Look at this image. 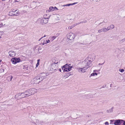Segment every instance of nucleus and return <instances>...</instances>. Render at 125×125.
<instances>
[{
	"label": "nucleus",
	"mask_w": 125,
	"mask_h": 125,
	"mask_svg": "<svg viewBox=\"0 0 125 125\" xmlns=\"http://www.w3.org/2000/svg\"><path fill=\"white\" fill-rule=\"evenodd\" d=\"M94 59V58L93 59L91 56H90L82 62V73L85 72L87 69L91 66V63Z\"/></svg>",
	"instance_id": "obj_1"
},
{
	"label": "nucleus",
	"mask_w": 125,
	"mask_h": 125,
	"mask_svg": "<svg viewBox=\"0 0 125 125\" xmlns=\"http://www.w3.org/2000/svg\"><path fill=\"white\" fill-rule=\"evenodd\" d=\"M46 16H47V15H44L43 18H40L38 19V21L42 25L47 23L48 22V19L49 18L50 16H49L48 17H46Z\"/></svg>",
	"instance_id": "obj_2"
},
{
	"label": "nucleus",
	"mask_w": 125,
	"mask_h": 125,
	"mask_svg": "<svg viewBox=\"0 0 125 125\" xmlns=\"http://www.w3.org/2000/svg\"><path fill=\"white\" fill-rule=\"evenodd\" d=\"M67 37L69 40H73L75 37V34L72 32L68 33L67 34Z\"/></svg>",
	"instance_id": "obj_3"
},
{
	"label": "nucleus",
	"mask_w": 125,
	"mask_h": 125,
	"mask_svg": "<svg viewBox=\"0 0 125 125\" xmlns=\"http://www.w3.org/2000/svg\"><path fill=\"white\" fill-rule=\"evenodd\" d=\"M41 81L39 77L37 76L33 79V81H31V83L32 84H38L41 82Z\"/></svg>",
	"instance_id": "obj_4"
},
{
	"label": "nucleus",
	"mask_w": 125,
	"mask_h": 125,
	"mask_svg": "<svg viewBox=\"0 0 125 125\" xmlns=\"http://www.w3.org/2000/svg\"><path fill=\"white\" fill-rule=\"evenodd\" d=\"M11 61L13 64H15L21 61V60L19 58L14 57L11 59Z\"/></svg>",
	"instance_id": "obj_5"
},
{
	"label": "nucleus",
	"mask_w": 125,
	"mask_h": 125,
	"mask_svg": "<svg viewBox=\"0 0 125 125\" xmlns=\"http://www.w3.org/2000/svg\"><path fill=\"white\" fill-rule=\"evenodd\" d=\"M47 75L45 73H42L40 74L39 77L40 79L42 81L43 79L46 78Z\"/></svg>",
	"instance_id": "obj_6"
},
{
	"label": "nucleus",
	"mask_w": 125,
	"mask_h": 125,
	"mask_svg": "<svg viewBox=\"0 0 125 125\" xmlns=\"http://www.w3.org/2000/svg\"><path fill=\"white\" fill-rule=\"evenodd\" d=\"M51 68L52 70H55L58 68V65L52 63L51 65Z\"/></svg>",
	"instance_id": "obj_7"
},
{
	"label": "nucleus",
	"mask_w": 125,
	"mask_h": 125,
	"mask_svg": "<svg viewBox=\"0 0 125 125\" xmlns=\"http://www.w3.org/2000/svg\"><path fill=\"white\" fill-rule=\"evenodd\" d=\"M9 54L10 57H13L15 56L16 55L15 52L13 51H10L9 52Z\"/></svg>",
	"instance_id": "obj_8"
},
{
	"label": "nucleus",
	"mask_w": 125,
	"mask_h": 125,
	"mask_svg": "<svg viewBox=\"0 0 125 125\" xmlns=\"http://www.w3.org/2000/svg\"><path fill=\"white\" fill-rule=\"evenodd\" d=\"M121 119L115 120L114 125H120Z\"/></svg>",
	"instance_id": "obj_9"
},
{
	"label": "nucleus",
	"mask_w": 125,
	"mask_h": 125,
	"mask_svg": "<svg viewBox=\"0 0 125 125\" xmlns=\"http://www.w3.org/2000/svg\"><path fill=\"white\" fill-rule=\"evenodd\" d=\"M29 90L30 91V92L31 95L34 94L36 92V90L34 88L29 89Z\"/></svg>",
	"instance_id": "obj_10"
},
{
	"label": "nucleus",
	"mask_w": 125,
	"mask_h": 125,
	"mask_svg": "<svg viewBox=\"0 0 125 125\" xmlns=\"http://www.w3.org/2000/svg\"><path fill=\"white\" fill-rule=\"evenodd\" d=\"M106 29H105V28H102L101 29L99 30L98 31V32L99 33H101L102 32H106Z\"/></svg>",
	"instance_id": "obj_11"
},
{
	"label": "nucleus",
	"mask_w": 125,
	"mask_h": 125,
	"mask_svg": "<svg viewBox=\"0 0 125 125\" xmlns=\"http://www.w3.org/2000/svg\"><path fill=\"white\" fill-rule=\"evenodd\" d=\"M53 17L55 20H59V15L55 14L53 15Z\"/></svg>",
	"instance_id": "obj_12"
},
{
	"label": "nucleus",
	"mask_w": 125,
	"mask_h": 125,
	"mask_svg": "<svg viewBox=\"0 0 125 125\" xmlns=\"http://www.w3.org/2000/svg\"><path fill=\"white\" fill-rule=\"evenodd\" d=\"M25 94V95L26 96H30L29 94H30L29 93V92L28 90L24 92L21 93V94Z\"/></svg>",
	"instance_id": "obj_13"
},
{
	"label": "nucleus",
	"mask_w": 125,
	"mask_h": 125,
	"mask_svg": "<svg viewBox=\"0 0 125 125\" xmlns=\"http://www.w3.org/2000/svg\"><path fill=\"white\" fill-rule=\"evenodd\" d=\"M14 15L18 16L19 15L20 13V12L17 10H14Z\"/></svg>",
	"instance_id": "obj_14"
},
{
	"label": "nucleus",
	"mask_w": 125,
	"mask_h": 125,
	"mask_svg": "<svg viewBox=\"0 0 125 125\" xmlns=\"http://www.w3.org/2000/svg\"><path fill=\"white\" fill-rule=\"evenodd\" d=\"M63 72H69L71 71V68L69 67L64 68L63 69Z\"/></svg>",
	"instance_id": "obj_15"
},
{
	"label": "nucleus",
	"mask_w": 125,
	"mask_h": 125,
	"mask_svg": "<svg viewBox=\"0 0 125 125\" xmlns=\"http://www.w3.org/2000/svg\"><path fill=\"white\" fill-rule=\"evenodd\" d=\"M13 78V77L11 75L9 76L7 78V80L9 81H11Z\"/></svg>",
	"instance_id": "obj_16"
},
{
	"label": "nucleus",
	"mask_w": 125,
	"mask_h": 125,
	"mask_svg": "<svg viewBox=\"0 0 125 125\" xmlns=\"http://www.w3.org/2000/svg\"><path fill=\"white\" fill-rule=\"evenodd\" d=\"M22 68L24 69L27 70H28V66L27 65H24L22 66Z\"/></svg>",
	"instance_id": "obj_17"
},
{
	"label": "nucleus",
	"mask_w": 125,
	"mask_h": 125,
	"mask_svg": "<svg viewBox=\"0 0 125 125\" xmlns=\"http://www.w3.org/2000/svg\"><path fill=\"white\" fill-rule=\"evenodd\" d=\"M55 8L52 7H50L49 8V9L48 10V11H53L54 10Z\"/></svg>",
	"instance_id": "obj_18"
},
{
	"label": "nucleus",
	"mask_w": 125,
	"mask_h": 125,
	"mask_svg": "<svg viewBox=\"0 0 125 125\" xmlns=\"http://www.w3.org/2000/svg\"><path fill=\"white\" fill-rule=\"evenodd\" d=\"M108 27H109L110 30H112L114 29L115 28V26L113 24L110 25Z\"/></svg>",
	"instance_id": "obj_19"
},
{
	"label": "nucleus",
	"mask_w": 125,
	"mask_h": 125,
	"mask_svg": "<svg viewBox=\"0 0 125 125\" xmlns=\"http://www.w3.org/2000/svg\"><path fill=\"white\" fill-rule=\"evenodd\" d=\"M14 10H13L10 11L9 13V15L10 16H12V15H14Z\"/></svg>",
	"instance_id": "obj_20"
},
{
	"label": "nucleus",
	"mask_w": 125,
	"mask_h": 125,
	"mask_svg": "<svg viewBox=\"0 0 125 125\" xmlns=\"http://www.w3.org/2000/svg\"><path fill=\"white\" fill-rule=\"evenodd\" d=\"M68 63L65 64L64 65L62 66V70L64 68H67L68 67Z\"/></svg>",
	"instance_id": "obj_21"
},
{
	"label": "nucleus",
	"mask_w": 125,
	"mask_h": 125,
	"mask_svg": "<svg viewBox=\"0 0 125 125\" xmlns=\"http://www.w3.org/2000/svg\"><path fill=\"white\" fill-rule=\"evenodd\" d=\"M77 70L78 71V72L79 73H82V67L81 68H76Z\"/></svg>",
	"instance_id": "obj_22"
},
{
	"label": "nucleus",
	"mask_w": 125,
	"mask_h": 125,
	"mask_svg": "<svg viewBox=\"0 0 125 125\" xmlns=\"http://www.w3.org/2000/svg\"><path fill=\"white\" fill-rule=\"evenodd\" d=\"M120 125H125V121L121 120Z\"/></svg>",
	"instance_id": "obj_23"
},
{
	"label": "nucleus",
	"mask_w": 125,
	"mask_h": 125,
	"mask_svg": "<svg viewBox=\"0 0 125 125\" xmlns=\"http://www.w3.org/2000/svg\"><path fill=\"white\" fill-rule=\"evenodd\" d=\"M115 120H110V124H114V123H115Z\"/></svg>",
	"instance_id": "obj_24"
},
{
	"label": "nucleus",
	"mask_w": 125,
	"mask_h": 125,
	"mask_svg": "<svg viewBox=\"0 0 125 125\" xmlns=\"http://www.w3.org/2000/svg\"><path fill=\"white\" fill-rule=\"evenodd\" d=\"M97 75V73H93L91 74V76H94L95 75Z\"/></svg>",
	"instance_id": "obj_25"
},
{
	"label": "nucleus",
	"mask_w": 125,
	"mask_h": 125,
	"mask_svg": "<svg viewBox=\"0 0 125 125\" xmlns=\"http://www.w3.org/2000/svg\"><path fill=\"white\" fill-rule=\"evenodd\" d=\"M19 95H21L22 97L23 98L25 97V94H21V93H20L19 94Z\"/></svg>",
	"instance_id": "obj_26"
},
{
	"label": "nucleus",
	"mask_w": 125,
	"mask_h": 125,
	"mask_svg": "<svg viewBox=\"0 0 125 125\" xmlns=\"http://www.w3.org/2000/svg\"><path fill=\"white\" fill-rule=\"evenodd\" d=\"M83 22H84L83 21H82L80 23H77L74 24V26H75L76 25H78L80 24V23H83Z\"/></svg>",
	"instance_id": "obj_27"
},
{
	"label": "nucleus",
	"mask_w": 125,
	"mask_h": 125,
	"mask_svg": "<svg viewBox=\"0 0 125 125\" xmlns=\"http://www.w3.org/2000/svg\"><path fill=\"white\" fill-rule=\"evenodd\" d=\"M108 112H111L113 111V108H111L109 110H108Z\"/></svg>",
	"instance_id": "obj_28"
},
{
	"label": "nucleus",
	"mask_w": 125,
	"mask_h": 125,
	"mask_svg": "<svg viewBox=\"0 0 125 125\" xmlns=\"http://www.w3.org/2000/svg\"><path fill=\"white\" fill-rule=\"evenodd\" d=\"M56 38V36H53L52 37V41L55 38Z\"/></svg>",
	"instance_id": "obj_29"
},
{
	"label": "nucleus",
	"mask_w": 125,
	"mask_h": 125,
	"mask_svg": "<svg viewBox=\"0 0 125 125\" xmlns=\"http://www.w3.org/2000/svg\"><path fill=\"white\" fill-rule=\"evenodd\" d=\"M74 27V26L73 25L71 26H69L68 27V29H72V28H73Z\"/></svg>",
	"instance_id": "obj_30"
},
{
	"label": "nucleus",
	"mask_w": 125,
	"mask_h": 125,
	"mask_svg": "<svg viewBox=\"0 0 125 125\" xmlns=\"http://www.w3.org/2000/svg\"><path fill=\"white\" fill-rule=\"evenodd\" d=\"M125 41V38H124L123 39L121 40L120 41V42H122Z\"/></svg>",
	"instance_id": "obj_31"
},
{
	"label": "nucleus",
	"mask_w": 125,
	"mask_h": 125,
	"mask_svg": "<svg viewBox=\"0 0 125 125\" xmlns=\"http://www.w3.org/2000/svg\"><path fill=\"white\" fill-rule=\"evenodd\" d=\"M119 71L120 72H121L122 73H123L124 71V69H120L119 70Z\"/></svg>",
	"instance_id": "obj_32"
},
{
	"label": "nucleus",
	"mask_w": 125,
	"mask_h": 125,
	"mask_svg": "<svg viewBox=\"0 0 125 125\" xmlns=\"http://www.w3.org/2000/svg\"><path fill=\"white\" fill-rule=\"evenodd\" d=\"M3 27V24L2 23H1L0 24V27Z\"/></svg>",
	"instance_id": "obj_33"
},
{
	"label": "nucleus",
	"mask_w": 125,
	"mask_h": 125,
	"mask_svg": "<svg viewBox=\"0 0 125 125\" xmlns=\"http://www.w3.org/2000/svg\"><path fill=\"white\" fill-rule=\"evenodd\" d=\"M58 63V61L57 60V61H55L53 63H54L55 64H57Z\"/></svg>",
	"instance_id": "obj_34"
},
{
	"label": "nucleus",
	"mask_w": 125,
	"mask_h": 125,
	"mask_svg": "<svg viewBox=\"0 0 125 125\" xmlns=\"http://www.w3.org/2000/svg\"><path fill=\"white\" fill-rule=\"evenodd\" d=\"M105 29H106V31H107L110 30V29L108 27H107V28H105Z\"/></svg>",
	"instance_id": "obj_35"
},
{
	"label": "nucleus",
	"mask_w": 125,
	"mask_h": 125,
	"mask_svg": "<svg viewBox=\"0 0 125 125\" xmlns=\"http://www.w3.org/2000/svg\"><path fill=\"white\" fill-rule=\"evenodd\" d=\"M68 77V76H67V75H64L63 77V79H65Z\"/></svg>",
	"instance_id": "obj_36"
},
{
	"label": "nucleus",
	"mask_w": 125,
	"mask_h": 125,
	"mask_svg": "<svg viewBox=\"0 0 125 125\" xmlns=\"http://www.w3.org/2000/svg\"><path fill=\"white\" fill-rule=\"evenodd\" d=\"M73 5V3L68 4H67L68 6H69L71 5Z\"/></svg>",
	"instance_id": "obj_37"
},
{
	"label": "nucleus",
	"mask_w": 125,
	"mask_h": 125,
	"mask_svg": "<svg viewBox=\"0 0 125 125\" xmlns=\"http://www.w3.org/2000/svg\"><path fill=\"white\" fill-rule=\"evenodd\" d=\"M38 125H42V123L39 122L38 124Z\"/></svg>",
	"instance_id": "obj_38"
},
{
	"label": "nucleus",
	"mask_w": 125,
	"mask_h": 125,
	"mask_svg": "<svg viewBox=\"0 0 125 125\" xmlns=\"http://www.w3.org/2000/svg\"><path fill=\"white\" fill-rule=\"evenodd\" d=\"M105 124L106 125H109V123L107 122H105Z\"/></svg>",
	"instance_id": "obj_39"
},
{
	"label": "nucleus",
	"mask_w": 125,
	"mask_h": 125,
	"mask_svg": "<svg viewBox=\"0 0 125 125\" xmlns=\"http://www.w3.org/2000/svg\"><path fill=\"white\" fill-rule=\"evenodd\" d=\"M107 21L106 20H104L103 22H104V23H106L107 22Z\"/></svg>",
	"instance_id": "obj_40"
},
{
	"label": "nucleus",
	"mask_w": 125,
	"mask_h": 125,
	"mask_svg": "<svg viewBox=\"0 0 125 125\" xmlns=\"http://www.w3.org/2000/svg\"><path fill=\"white\" fill-rule=\"evenodd\" d=\"M39 62H37V64H36V67H37L39 65Z\"/></svg>",
	"instance_id": "obj_41"
},
{
	"label": "nucleus",
	"mask_w": 125,
	"mask_h": 125,
	"mask_svg": "<svg viewBox=\"0 0 125 125\" xmlns=\"http://www.w3.org/2000/svg\"><path fill=\"white\" fill-rule=\"evenodd\" d=\"M28 90L29 92V94H29V96H30L31 95V93H30V90H29V89Z\"/></svg>",
	"instance_id": "obj_42"
},
{
	"label": "nucleus",
	"mask_w": 125,
	"mask_h": 125,
	"mask_svg": "<svg viewBox=\"0 0 125 125\" xmlns=\"http://www.w3.org/2000/svg\"><path fill=\"white\" fill-rule=\"evenodd\" d=\"M46 43H48L50 42V41L49 40H46Z\"/></svg>",
	"instance_id": "obj_43"
},
{
	"label": "nucleus",
	"mask_w": 125,
	"mask_h": 125,
	"mask_svg": "<svg viewBox=\"0 0 125 125\" xmlns=\"http://www.w3.org/2000/svg\"><path fill=\"white\" fill-rule=\"evenodd\" d=\"M67 5V4H66V5H62V6L63 7H65V6H68V5Z\"/></svg>",
	"instance_id": "obj_44"
},
{
	"label": "nucleus",
	"mask_w": 125,
	"mask_h": 125,
	"mask_svg": "<svg viewBox=\"0 0 125 125\" xmlns=\"http://www.w3.org/2000/svg\"><path fill=\"white\" fill-rule=\"evenodd\" d=\"M68 67H69L70 66H71V64H70L68 63Z\"/></svg>",
	"instance_id": "obj_45"
},
{
	"label": "nucleus",
	"mask_w": 125,
	"mask_h": 125,
	"mask_svg": "<svg viewBox=\"0 0 125 125\" xmlns=\"http://www.w3.org/2000/svg\"><path fill=\"white\" fill-rule=\"evenodd\" d=\"M3 26H7V25H6V23L4 24H3Z\"/></svg>",
	"instance_id": "obj_46"
},
{
	"label": "nucleus",
	"mask_w": 125,
	"mask_h": 125,
	"mask_svg": "<svg viewBox=\"0 0 125 125\" xmlns=\"http://www.w3.org/2000/svg\"><path fill=\"white\" fill-rule=\"evenodd\" d=\"M73 66H70V67H69V68H71V69L73 68Z\"/></svg>",
	"instance_id": "obj_47"
},
{
	"label": "nucleus",
	"mask_w": 125,
	"mask_h": 125,
	"mask_svg": "<svg viewBox=\"0 0 125 125\" xmlns=\"http://www.w3.org/2000/svg\"><path fill=\"white\" fill-rule=\"evenodd\" d=\"M15 1L17 2H19L20 0H14Z\"/></svg>",
	"instance_id": "obj_48"
},
{
	"label": "nucleus",
	"mask_w": 125,
	"mask_h": 125,
	"mask_svg": "<svg viewBox=\"0 0 125 125\" xmlns=\"http://www.w3.org/2000/svg\"><path fill=\"white\" fill-rule=\"evenodd\" d=\"M104 63H102V64H101L100 63H99V65H103L104 64Z\"/></svg>",
	"instance_id": "obj_49"
},
{
	"label": "nucleus",
	"mask_w": 125,
	"mask_h": 125,
	"mask_svg": "<svg viewBox=\"0 0 125 125\" xmlns=\"http://www.w3.org/2000/svg\"><path fill=\"white\" fill-rule=\"evenodd\" d=\"M66 75H67V76H68V77L70 75H69V74H66Z\"/></svg>",
	"instance_id": "obj_50"
},
{
	"label": "nucleus",
	"mask_w": 125,
	"mask_h": 125,
	"mask_svg": "<svg viewBox=\"0 0 125 125\" xmlns=\"http://www.w3.org/2000/svg\"><path fill=\"white\" fill-rule=\"evenodd\" d=\"M97 70H94V72H95L97 71Z\"/></svg>",
	"instance_id": "obj_51"
},
{
	"label": "nucleus",
	"mask_w": 125,
	"mask_h": 125,
	"mask_svg": "<svg viewBox=\"0 0 125 125\" xmlns=\"http://www.w3.org/2000/svg\"><path fill=\"white\" fill-rule=\"evenodd\" d=\"M59 71L60 72H61V69H59Z\"/></svg>",
	"instance_id": "obj_52"
},
{
	"label": "nucleus",
	"mask_w": 125,
	"mask_h": 125,
	"mask_svg": "<svg viewBox=\"0 0 125 125\" xmlns=\"http://www.w3.org/2000/svg\"><path fill=\"white\" fill-rule=\"evenodd\" d=\"M44 43H45V44H47V43H46V41H44Z\"/></svg>",
	"instance_id": "obj_53"
},
{
	"label": "nucleus",
	"mask_w": 125,
	"mask_h": 125,
	"mask_svg": "<svg viewBox=\"0 0 125 125\" xmlns=\"http://www.w3.org/2000/svg\"><path fill=\"white\" fill-rule=\"evenodd\" d=\"M42 38H43V37H42L39 40V41H40L41 39H42Z\"/></svg>",
	"instance_id": "obj_54"
},
{
	"label": "nucleus",
	"mask_w": 125,
	"mask_h": 125,
	"mask_svg": "<svg viewBox=\"0 0 125 125\" xmlns=\"http://www.w3.org/2000/svg\"><path fill=\"white\" fill-rule=\"evenodd\" d=\"M41 48H38V50H41Z\"/></svg>",
	"instance_id": "obj_55"
},
{
	"label": "nucleus",
	"mask_w": 125,
	"mask_h": 125,
	"mask_svg": "<svg viewBox=\"0 0 125 125\" xmlns=\"http://www.w3.org/2000/svg\"><path fill=\"white\" fill-rule=\"evenodd\" d=\"M103 23V22H101V23H99L98 24V25H100L101 24V23Z\"/></svg>",
	"instance_id": "obj_56"
},
{
	"label": "nucleus",
	"mask_w": 125,
	"mask_h": 125,
	"mask_svg": "<svg viewBox=\"0 0 125 125\" xmlns=\"http://www.w3.org/2000/svg\"><path fill=\"white\" fill-rule=\"evenodd\" d=\"M73 3V5H74L75 4H76V3Z\"/></svg>",
	"instance_id": "obj_57"
},
{
	"label": "nucleus",
	"mask_w": 125,
	"mask_h": 125,
	"mask_svg": "<svg viewBox=\"0 0 125 125\" xmlns=\"http://www.w3.org/2000/svg\"><path fill=\"white\" fill-rule=\"evenodd\" d=\"M45 44V43H44V42H43V43H42V45H44Z\"/></svg>",
	"instance_id": "obj_58"
},
{
	"label": "nucleus",
	"mask_w": 125,
	"mask_h": 125,
	"mask_svg": "<svg viewBox=\"0 0 125 125\" xmlns=\"http://www.w3.org/2000/svg\"><path fill=\"white\" fill-rule=\"evenodd\" d=\"M46 36V35H44V36L43 37H43H45Z\"/></svg>",
	"instance_id": "obj_59"
},
{
	"label": "nucleus",
	"mask_w": 125,
	"mask_h": 125,
	"mask_svg": "<svg viewBox=\"0 0 125 125\" xmlns=\"http://www.w3.org/2000/svg\"><path fill=\"white\" fill-rule=\"evenodd\" d=\"M54 8H55V9H57V8L56 7H54Z\"/></svg>",
	"instance_id": "obj_60"
},
{
	"label": "nucleus",
	"mask_w": 125,
	"mask_h": 125,
	"mask_svg": "<svg viewBox=\"0 0 125 125\" xmlns=\"http://www.w3.org/2000/svg\"><path fill=\"white\" fill-rule=\"evenodd\" d=\"M40 61V60L38 59V62H39V61Z\"/></svg>",
	"instance_id": "obj_61"
},
{
	"label": "nucleus",
	"mask_w": 125,
	"mask_h": 125,
	"mask_svg": "<svg viewBox=\"0 0 125 125\" xmlns=\"http://www.w3.org/2000/svg\"><path fill=\"white\" fill-rule=\"evenodd\" d=\"M105 85L104 86H103L102 87H103V88H104V87H105Z\"/></svg>",
	"instance_id": "obj_62"
},
{
	"label": "nucleus",
	"mask_w": 125,
	"mask_h": 125,
	"mask_svg": "<svg viewBox=\"0 0 125 125\" xmlns=\"http://www.w3.org/2000/svg\"><path fill=\"white\" fill-rule=\"evenodd\" d=\"M2 61L1 60H0V62H1Z\"/></svg>",
	"instance_id": "obj_63"
},
{
	"label": "nucleus",
	"mask_w": 125,
	"mask_h": 125,
	"mask_svg": "<svg viewBox=\"0 0 125 125\" xmlns=\"http://www.w3.org/2000/svg\"><path fill=\"white\" fill-rule=\"evenodd\" d=\"M92 35H93V34H91V36H92Z\"/></svg>",
	"instance_id": "obj_64"
}]
</instances>
